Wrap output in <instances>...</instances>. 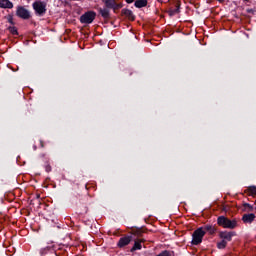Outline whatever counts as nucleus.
Here are the masks:
<instances>
[{
  "instance_id": "13",
  "label": "nucleus",
  "mask_w": 256,
  "mask_h": 256,
  "mask_svg": "<svg viewBox=\"0 0 256 256\" xmlns=\"http://www.w3.org/2000/svg\"><path fill=\"white\" fill-rule=\"evenodd\" d=\"M99 13L104 17V19H107L109 17V9L107 8H100Z\"/></svg>"
},
{
  "instance_id": "17",
  "label": "nucleus",
  "mask_w": 256,
  "mask_h": 256,
  "mask_svg": "<svg viewBox=\"0 0 256 256\" xmlns=\"http://www.w3.org/2000/svg\"><path fill=\"white\" fill-rule=\"evenodd\" d=\"M244 211H246L247 213H251V211H253V206H251V204H244Z\"/></svg>"
},
{
  "instance_id": "24",
  "label": "nucleus",
  "mask_w": 256,
  "mask_h": 256,
  "mask_svg": "<svg viewBox=\"0 0 256 256\" xmlns=\"http://www.w3.org/2000/svg\"><path fill=\"white\" fill-rule=\"evenodd\" d=\"M158 1H160V2H161V1H163V0H158Z\"/></svg>"
},
{
  "instance_id": "4",
  "label": "nucleus",
  "mask_w": 256,
  "mask_h": 256,
  "mask_svg": "<svg viewBox=\"0 0 256 256\" xmlns=\"http://www.w3.org/2000/svg\"><path fill=\"white\" fill-rule=\"evenodd\" d=\"M81 23H93L95 21V13L94 12H87L80 18Z\"/></svg>"
},
{
  "instance_id": "14",
  "label": "nucleus",
  "mask_w": 256,
  "mask_h": 256,
  "mask_svg": "<svg viewBox=\"0 0 256 256\" xmlns=\"http://www.w3.org/2000/svg\"><path fill=\"white\" fill-rule=\"evenodd\" d=\"M141 248H142L141 240H136L132 248V251H137V250H140Z\"/></svg>"
},
{
  "instance_id": "11",
  "label": "nucleus",
  "mask_w": 256,
  "mask_h": 256,
  "mask_svg": "<svg viewBox=\"0 0 256 256\" xmlns=\"http://www.w3.org/2000/svg\"><path fill=\"white\" fill-rule=\"evenodd\" d=\"M122 13H123V15H125V17L130 19V21H135V15H133V11H131L129 9H124V10H122Z\"/></svg>"
},
{
  "instance_id": "1",
  "label": "nucleus",
  "mask_w": 256,
  "mask_h": 256,
  "mask_svg": "<svg viewBox=\"0 0 256 256\" xmlns=\"http://www.w3.org/2000/svg\"><path fill=\"white\" fill-rule=\"evenodd\" d=\"M218 225L221 227H224V229H235L237 227V221L230 220L226 218L225 216L218 217Z\"/></svg>"
},
{
  "instance_id": "21",
  "label": "nucleus",
  "mask_w": 256,
  "mask_h": 256,
  "mask_svg": "<svg viewBox=\"0 0 256 256\" xmlns=\"http://www.w3.org/2000/svg\"><path fill=\"white\" fill-rule=\"evenodd\" d=\"M11 33L15 34L17 33V30L15 28H10Z\"/></svg>"
},
{
  "instance_id": "20",
  "label": "nucleus",
  "mask_w": 256,
  "mask_h": 256,
  "mask_svg": "<svg viewBox=\"0 0 256 256\" xmlns=\"http://www.w3.org/2000/svg\"><path fill=\"white\" fill-rule=\"evenodd\" d=\"M49 249H50L49 246H47L45 248H42L41 251H40L41 255H45V253H47V251H49Z\"/></svg>"
},
{
  "instance_id": "12",
  "label": "nucleus",
  "mask_w": 256,
  "mask_h": 256,
  "mask_svg": "<svg viewBox=\"0 0 256 256\" xmlns=\"http://www.w3.org/2000/svg\"><path fill=\"white\" fill-rule=\"evenodd\" d=\"M147 5V0H136L135 1V7L138 9H141V7H146Z\"/></svg>"
},
{
  "instance_id": "8",
  "label": "nucleus",
  "mask_w": 256,
  "mask_h": 256,
  "mask_svg": "<svg viewBox=\"0 0 256 256\" xmlns=\"http://www.w3.org/2000/svg\"><path fill=\"white\" fill-rule=\"evenodd\" d=\"M242 221H244V223H253V221H255V214H244L242 217Z\"/></svg>"
},
{
  "instance_id": "19",
  "label": "nucleus",
  "mask_w": 256,
  "mask_h": 256,
  "mask_svg": "<svg viewBox=\"0 0 256 256\" xmlns=\"http://www.w3.org/2000/svg\"><path fill=\"white\" fill-rule=\"evenodd\" d=\"M249 191L252 195H256V187L255 186H250Z\"/></svg>"
},
{
  "instance_id": "7",
  "label": "nucleus",
  "mask_w": 256,
  "mask_h": 256,
  "mask_svg": "<svg viewBox=\"0 0 256 256\" xmlns=\"http://www.w3.org/2000/svg\"><path fill=\"white\" fill-rule=\"evenodd\" d=\"M1 9H13V3L9 0H0Z\"/></svg>"
},
{
  "instance_id": "23",
  "label": "nucleus",
  "mask_w": 256,
  "mask_h": 256,
  "mask_svg": "<svg viewBox=\"0 0 256 256\" xmlns=\"http://www.w3.org/2000/svg\"><path fill=\"white\" fill-rule=\"evenodd\" d=\"M217 1H219V3H223L225 0H217Z\"/></svg>"
},
{
  "instance_id": "22",
  "label": "nucleus",
  "mask_w": 256,
  "mask_h": 256,
  "mask_svg": "<svg viewBox=\"0 0 256 256\" xmlns=\"http://www.w3.org/2000/svg\"><path fill=\"white\" fill-rule=\"evenodd\" d=\"M135 0H126L127 3H133Z\"/></svg>"
},
{
  "instance_id": "9",
  "label": "nucleus",
  "mask_w": 256,
  "mask_h": 256,
  "mask_svg": "<svg viewBox=\"0 0 256 256\" xmlns=\"http://www.w3.org/2000/svg\"><path fill=\"white\" fill-rule=\"evenodd\" d=\"M220 237H221L222 241H226V243H229V241H231V239L233 237V233H231V232H221Z\"/></svg>"
},
{
  "instance_id": "5",
  "label": "nucleus",
  "mask_w": 256,
  "mask_h": 256,
  "mask_svg": "<svg viewBox=\"0 0 256 256\" xmlns=\"http://www.w3.org/2000/svg\"><path fill=\"white\" fill-rule=\"evenodd\" d=\"M16 14L18 17H20L21 19H29V17H31L30 13L28 12L27 9L23 8L22 6H19L17 8Z\"/></svg>"
},
{
  "instance_id": "16",
  "label": "nucleus",
  "mask_w": 256,
  "mask_h": 256,
  "mask_svg": "<svg viewBox=\"0 0 256 256\" xmlns=\"http://www.w3.org/2000/svg\"><path fill=\"white\" fill-rule=\"evenodd\" d=\"M217 247L218 249H225V247H227V241L222 240L221 242H218Z\"/></svg>"
},
{
  "instance_id": "10",
  "label": "nucleus",
  "mask_w": 256,
  "mask_h": 256,
  "mask_svg": "<svg viewBox=\"0 0 256 256\" xmlns=\"http://www.w3.org/2000/svg\"><path fill=\"white\" fill-rule=\"evenodd\" d=\"M131 243V237L126 236L124 238H121L118 242L119 247H125L126 245H129Z\"/></svg>"
},
{
  "instance_id": "2",
  "label": "nucleus",
  "mask_w": 256,
  "mask_h": 256,
  "mask_svg": "<svg viewBox=\"0 0 256 256\" xmlns=\"http://www.w3.org/2000/svg\"><path fill=\"white\" fill-rule=\"evenodd\" d=\"M203 237H205V231L203 228H198L192 236V245H199L203 241Z\"/></svg>"
},
{
  "instance_id": "15",
  "label": "nucleus",
  "mask_w": 256,
  "mask_h": 256,
  "mask_svg": "<svg viewBox=\"0 0 256 256\" xmlns=\"http://www.w3.org/2000/svg\"><path fill=\"white\" fill-rule=\"evenodd\" d=\"M203 231H205V233L208 232V233H210V235H213V233H215V227L205 226Z\"/></svg>"
},
{
  "instance_id": "6",
  "label": "nucleus",
  "mask_w": 256,
  "mask_h": 256,
  "mask_svg": "<svg viewBox=\"0 0 256 256\" xmlns=\"http://www.w3.org/2000/svg\"><path fill=\"white\" fill-rule=\"evenodd\" d=\"M107 9H119V5L115 2V0H103Z\"/></svg>"
},
{
  "instance_id": "18",
  "label": "nucleus",
  "mask_w": 256,
  "mask_h": 256,
  "mask_svg": "<svg viewBox=\"0 0 256 256\" xmlns=\"http://www.w3.org/2000/svg\"><path fill=\"white\" fill-rule=\"evenodd\" d=\"M177 13H179V5H177L174 10L169 11L170 16L177 15Z\"/></svg>"
},
{
  "instance_id": "3",
  "label": "nucleus",
  "mask_w": 256,
  "mask_h": 256,
  "mask_svg": "<svg viewBox=\"0 0 256 256\" xmlns=\"http://www.w3.org/2000/svg\"><path fill=\"white\" fill-rule=\"evenodd\" d=\"M33 9L37 15H45L47 11V4L45 2L36 1L33 3Z\"/></svg>"
}]
</instances>
